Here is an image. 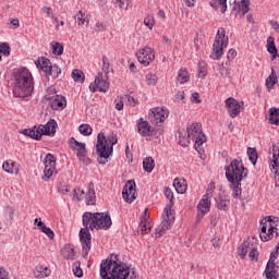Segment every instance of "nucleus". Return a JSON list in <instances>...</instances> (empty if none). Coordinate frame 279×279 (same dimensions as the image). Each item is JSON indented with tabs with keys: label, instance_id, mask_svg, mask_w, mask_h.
Here are the masks:
<instances>
[{
	"label": "nucleus",
	"instance_id": "8fccbe9b",
	"mask_svg": "<svg viewBox=\"0 0 279 279\" xmlns=\"http://www.w3.org/2000/svg\"><path fill=\"white\" fill-rule=\"evenodd\" d=\"M101 80V73H98L95 81L89 85L90 93H97V88H99L98 82Z\"/></svg>",
	"mask_w": 279,
	"mask_h": 279
},
{
	"label": "nucleus",
	"instance_id": "a211bd4d",
	"mask_svg": "<svg viewBox=\"0 0 279 279\" xmlns=\"http://www.w3.org/2000/svg\"><path fill=\"white\" fill-rule=\"evenodd\" d=\"M70 149L76 151L77 158H86L88 150L86 149V144L77 142L75 137H71L69 141Z\"/></svg>",
	"mask_w": 279,
	"mask_h": 279
},
{
	"label": "nucleus",
	"instance_id": "0e129e2a",
	"mask_svg": "<svg viewBox=\"0 0 279 279\" xmlns=\"http://www.w3.org/2000/svg\"><path fill=\"white\" fill-rule=\"evenodd\" d=\"M118 8H120V10H128L130 3L128 2V0H117L116 1Z\"/></svg>",
	"mask_w": 279,
	"mask_h": 279
},
{
	"label": "nucleus",
	"instance_id": "4468645a",
	"mask_svg": "<svg viewBox=\"0 0 279 279\" xmlns=\"http://www.w3.org/2000/svg\"><path fill=\"white\" fill-rule=\"evenodd\" d=\"M136 58L140 64H144V66H149V64L154 62L156 54L154 53V50H151V48L146 47L136 53Z\"/></svg>",
	"mask_w": 279,
	"mask_h": 279
},
{
	"label": "nucleus",
	"instance_id": "2f4dec72",
	"mask_svg": "<svg viewBox=\"0 0 279 279\" xmlns=\"http://www.w3.org/2000/svg\"><path fill=\"white\" fill-rule=\"evenodd\" d=\"M2 169L3 171H5V173H19V167H16V162L12 161L10 163V161H4L2 165Z\"/></svg>",
	"mask_w": 279,
	"mask_h": 279
},
{
	"label": "nucleus",
	"instance_id": "a878e982",
	"mask_svg": "<svg viewBox=\"0 0 279 279\" xmlns=\"http://www.w3.org/2000/svg\"><path fill=\"white\" fill-rule=\"evenodd\" d=\"M83 227L90 230V223L95 221V213L86 211L83 214Z\"/></svg>",
	"mask_w": 279,
	"mask_h": 279
},
{
	"label": "nucleus",
	"instance_id": "6ab92c4d",
	"mask_svg": "<svg viewBox=\"0 0 279 279\" xmlns=\"http://www.w3.org/2000/svg\"><path fill=\"white\" fill-rule=\"evenodd\" d=\"M56 128H58V122H56L53 119H50V121H48L45 125L40 124L37 126L40 138H43V136H51V134H56Z\"/></svg>",
	"mask_w": 279,
	"mask_h": 279
},
{
	"label": "nucleus",
	"instance_id": "f257e3e1",
	"mask_svg": "<svg viewBox=\"0 0 279 279\" xmlns=\"http://www.w3.org/2000/svg\"><path fill=\"white\" fill-rule=\"evenodd\" d=\"M101 279H136V268L132 265L119 259L118 255H110L107 259H102L100 264Z\"/></svg>",
	"mask_w": 279,
	"mask_h": 279
},
{
	"label": "nucleus",
	"instance_id": "f704fd0d",
	"mask_svg": "<svg viewBox=\"0 0 279 279\" xmlns=\"http://www.w3.org/2000/svg\"><path fill=\"white\" fill-rule=\"evenodd\" d=\"M72 80L78 84H84V81L86 80V76L84 75V72L82 70H73L72 71Z\"/></svg>",
	"mask_w": 279,
	"mask_h": 279
},
{
	"label": "nucleus",
	"instance_id": "1a4fd4ad",
	"mask_svg": "<svg viewBox=\"0 0 279 279\" xmlns=\"http://www.w3.org/2000/svg\"><path fill=\"white\" fill-rule=\"evenodd\" d=\"M187 138H192V141H195L194 147L197 149V147H202L204 143H206V134L202 131V124L194 123L191 124L187 129Z\"/></svg>",
	"mask_w": 279,
	"mask_h": 279
},
{
	"label": "nucleus",
	"instance_id": "20e7f679",
	"mask_svg": "<svg viewBox=\"0 0 279 279\" xmlns=\"http://www.w3.org/2000/svg\"><path fill=\"white\" fill-rule=\"evenodd\" d=\"M119 143L117 135H104V133H99L97 136L96 143V154L98 156L97 162L99 165H107L108 158L112 156L114 151V145Z\"/></svg>",
	"mask_w": 279,
	"mask_h": 279
},
{
	"label": "nucleus",
	"instance_id": "7ed1b4c3",
	"mask_svg": "<svg viewBox=\"0 0 279 279\" xmlns=\"http://www.w3.org/2000/svg\"><path fill=\"white\" fill-rule=\"evenodd\" d=\"M13 97L25 99L32 97L34 93V76L27 68L19 69L13 72Z\"/></svg>",
	"mask_w": 279,
	"mask_h": 279
},
{
	"label": "nucleus",
	"instance_id": "39448f33",
	"mask_svg": "<svg viewBox=\"0 0 279 279\" xmlns=\"http://www.w3.org/2000/svg\"><path fill=\"white\" fill-rule=\"evenodd\" d=\"M228 36H226V29L220 28L217 32L214 45H213V51L214 53L209 56L211 60H220L221 56H223V49L228 47Z\"/></svg>",
	"mask_w": 279,
	"mask_h": 279
},
{
	"label": "nucleus",
	"instance_id": "c85d7f7f",
	"mask_svg": "<svg viewBox=\"0 0 279 279\" xmlns=\"http://www.w3.org/2000/svg\"><path fill=\"white\" fill-rule=\"evenodd\" d=\"M173 186L177 193H186V181L184 179H174Z\"/></svg>",
	"mask_w": 279,
	"mask_h": 279
},
{
	"label": "nucleus",
	"instance_id": "49530a36",
	"mask_svg": "<svg viewBox=\"0 0 279 279\" xmlns=\"http://www.w3.org/2000/svg\"><path fill=\"white\" fill-rule=\"evenodd\" d=\"M53 171H56L54 167H49V166L45 167L43 180L47 182V180H49L53 175Z\"/></svg>",
	"mask_w": 279,
	"mask_h": 279
},
{
	"label": "nucleus",
	"instance_id": "603ef678",
	"mask_svg": "<svg viewBox=\"0 0 279 279\" xmlns=\"http://www.w3.org/2000/svg\"><path fill=\"white\" fill-rule=\"evenodd\" d=\"M226 66H230V61H227L223 65V63L221 64L219 71H220V75H225V77H229L230 76V69L226 68Z\"/></svg>",
	"mask_w": 279,
	"mask_h": 279
},
{
	"label": "nucleus",
	"instance_id": "3c124183",
	"mask_svg": "<svg viewBox=\"0 0 279 279\" xmlns=\"http://www.w3.org/2000/svg\"><path fill=\"white\" fill-rule=\"evenodd\" d=\"M198 77H201V80L206 77V63H204V61L198 62Z\"/></svg>",
	"mask_w": 279,
	"mask_h": 279
},
{
	"label": "nucleus",
	"instance_id": "f03ea898",
	"mask_svg": "<svg viewBox=\"0 0 279 279\" xmlns=\"http://www.w3.org/2000/svg\"><path fill=\"white\" fill-rule=\"evenodd\" d=\"M247 168L243 166L241 158L231 160L229 167L226 168V178L230 182V189L232 190V197L239 199L243 190L241 189V182L247 177Z\"/></svg>",
	"mask_w": 279,
	"mask_h": 279
},
{
	"label": "nucleus",
	"instance_id": "bb28decb",
	"mask_svg": "<svg viewBox=\"0 0 279 279\" xmlns=\"http://www.w3.org/2000/svg\"><path fill=\"white\" fill-rule=\"evenodd\" d=\"M269 122L271 125H279V108L272 107L269 109Z\"/></svg>",
	"mask_w": 279,
	"mask_h": 279
},
{
	"label": "nucleus",
	"instance_id": "58836bf2",
	"mask_svg": "<svg viewBox=\"0 0 279 279\" xmlns=\"http://www.w3.org/2000/svg\"><path fill=\"white\" fill-rule=\"evenodd\" d=\"M189 80H190V76L186 69H180L178 72V82H180L181 84H186Z\"/></svg>",
	"mask_w": 279,
	"mask_h": 279
},
{
	"label": "nucleus",
	"instance_id": "ddd939ff",
	"mask_svg": "<svg viewBox=\"0 0 279 279\" xmlns=\"http://www.w3.org/2000/svg\"><path fill=\"white\" fill-rule=\"evenodd\" d=\"M122 197L126 204H132L136 199V182L133 180L128 181L122 190Z\"/></svg>",
	"mask_w": 279,
	"mask_h": 279
},
{
	"label": "nucleus",
	"instance_id": "72a5a7b5",
	"mask_svg": "<svg viewBox=\"0 0 279 279\" xmlns=\"http://www.w3.org/2000/svg\"><path fill=\"white\" fill-rule=\"evenodd\" d=\"M63 256L66 260H74L75 259V248L73 245L69 244L63 250Z\"/></svg>",
	"mask_w": 279,
	"mask_h": 279
},
{
	"label": "nucleus",
	"instance_id": "09e8293b",
	"mask_svg": "<svg viewBox=\"0 0 279 279\" xmlns=\"http://www.w3.org/2000/svg\"><path fill=\"white\" fill-rule=\"evenodd\" d=\"M239 8H241L243 16L250 12V0H241Z\"/></svg>",
	"mask_w": 279,
	"mask_h": 279
},
{
	"label": "nucleus",
	"instance_id": "2eb2a0df",
	"mask_svg": "<svg viewBox=\"0 0 279 279\" xmlns=\"http://www.w3.org/2000/svg\"><path fill=\"white\" fill-rule=\"evenodd\" d=\"M260 233L259 236L262 239V241L267 242V241H271V239H274V232L276 233V236L279 235V226L276 225H271V227L268 229L267 232V221L266 222H260Z\"/></svg>",
	"mask_w": 279,
	"mask_h": 279
},
{
	"label": "nucleus",
	"instance_id": "0eeeda50",
	"mask_svg": "<svg viewBox=\"0 0 279 279\" xmlns=\"http://www.w3.org/2000/svg\"><path fill=\"white\" fill-rule=\"evenodd\" d=\"M112 218L108 213H94V221L90 223V230H110Z\"/></svg>",
	"mask_w": 279,
	"mask_h": 279
},
{
	"label": "nucleus",
	"instance_id": "6e6552de",
	"mask_svg": "<svg viewBox=\"0 0 279 279\" xmlns=\"http://www.w3.org/2000/svg\"><path fill=\"white\" fill-rule=\"evenodd\" d=\"M46 100L53 110H64L66 108V98L56 94V88L47 89Z\"/></svg>",
	"mask_w": 279,
	"mask_h": 279
},
{
	"label": "nucleus",
	"instance_id": "e433bc0d",
	"mask_svg": "<svg viewBox=\"0 0 279 279\" xmlns=\"http://www.w3.org/2000/svg\"><path fill=\"white\" fill-rule=\"evenodd\" d=\"M247 252H250V241H244L238 248V254L241 258L247 256Z\"/></svg>",
	"mask_w": 279,
	"mask_h": 279
},
{
	"label": "nucleus",
	"instance_id": "a19ab883",
	"mask_svg": "<svg viewBox=\"0 0 279 279\" xmlns=\"http://www.w3.org/2000/svg\"><path fill=\"white\" fill-rule=\"evenodd\" d=\"M81 265L82 263H80V260H76L73 264V274L76 278H82L84 276Z\"/></svg>",
	"mask_w": 279,
	"mask_h": 279
},
{
	"label": "nucleus",
	"instance_id": "dca6fc26",
	"mask_svg": "<svg viewBox=\"0 0 279 279\" xmlns=\"http://www.w3.org/2000/svg\"><path fill=\"white\" fill-rule=\"evenodd\" d=\"M226 108L229 110V117H231V119H235V117L241 114V110H243V102H239L236 99L229 97L226 100Z\"/></svg>",
	"mask_w": 279,
	"mask_h": 279
},
{
	"label": "nucleus",
	"instance_id": "c9c22d12",
	"mask_svg": "<svg viewBox=\"0 0 279 279\" xmlns=\"http://www.w3.org/2000/svg\"><path fill=\"white\" fill-rule=\"evenodd\" d=\"M248 160L252 162L254 167H256V162H258V151L256 148L248 147L247 148Z\"/></svg>",
	"mask_w": 279,
	"mask_h": 279
},
{
	"label": "nucleus",
	"instance_id": "7c9ffc66",
	"mask_svg": "<svg viewBox=\"0 0 279 279\" xmlns=\"http://www.w3.org/2000/svg\"><path fill=\"white\" fill-rule=\"evenodd\" d=\"M61 73L62 70L58 66V64H52L46 73V77H53V80H57V77H60Z\"/></svg>",
	"mask_w": 279,
	"mask_h": 279
},
{
	"label": "nucleus",
	"instance_id": "774afa93",
	"mask_svg": "<svg viewBox=\"0 0 279 279\" xmlns=\"http://www.w3.org/2000/svg\"><path fill=\"white\" fill-rule=\"evenodd\" d=\"M10 274L4 268H0V279H9Z\"/></svg>",
	"mask_w": 279,
	"mask_h": 279
},
{
	"label": "nucleus",
	"instance_id": "bf43d9fd",
	"mask_svg": "<svg viewBox=\"0 0 279 279\" xmlns=\"http://www.w3.org/2000/svg\"><path fill=\"white\" fill-rule=\"evenodd\" d=\"M215 4L218 1V5L220 7V10L222 12V14H226V10H228V0H214Z\"/></svg>",
	"mask_w": 279,
	"mask_h": 279
},
{
	"label": "nucleus",
	"instance_id": "9b49d317",
	"mask_svg": "<svg viewBox=\"0 0 279 279\" xmlns=\"http://www.w3.org/2000/svg\"><path fill=\"white\" fill-rule=\"evenodd\" d=\"M80 242L83 247V258L88 259V253L90 252L93 236L90 235V230L87 228H82L78 232Z\"/></svg>",
	"mask_w": 279,
	"mask_h": 279
},
{
	"label": "nucleus",
	"instance_id": "412c9836",
	"mask_svg": "<svg viewBox=\"0 0 279 279\" xmlns=\"http://www.w3.org/2000/svg\"><path fill=\"white\" fill-rule=\"evenodd\" d=\"M267 51L271 56V60H276L278 58V48H276V41L272 36L267 38Z\"/></svg>",
	"mask_w": 279,
	"mask_h": 279
},
{
	"label": "nucleus",
	"instance_id": "b1692460",
	"mask_svg": "<svg viewBox=\"0 0 279 279\" xmlns=\"http://www.w3.org/2000/svg\"><path fill=\"white\" fill-rule=\"evenodd\" d=\"M276 269H278V266H276L274 264H271V267L266 266L265 271H264L266 279H278L279 272Z\"/></svg>",
	"mask_w": 279,
	"mask_h": 279
},
{
	"label": "nucleus",
	"instance_id": "f8f14e48",
	"mask_svg": "<svg viewBox=\"0 0 279 279\" xmlns=\"http://www.w3.org/2000/svg\"><path fill=\"white\" fill-rule=\"evenodd\" d=\"M148 117L155 125H158V123H165V120L169 117V109L165 107L153 108L149 110Z\"/></svg>",
	"mask_w": 279,
	"mask_h": 279
},
{
	"label": "nucleus",
	"instance_id": "69168bd1",
	"mask_svg": "<svg viewBox=\"0 0 279 279\" xmlns=\"http://www.w3.org/2000/svg\"><path fill=\"white\" fill-rule=\"evenodd\" d=\"M41 11L45 12L46 14H48V16H50V19H52L53 21H58V17L56 15H53V13L51 12V8L44 7L41 9Z\"/></svg>",
	"mask_w": 279,
	"mask_h": 279
},
{
	"label": "nucleus",
	"instance_id": "473e14b6",
	"mask_svg": "<svg viewBox=\"0 0 279 279\" xmlns=\"http://www.w3.org/2000/svg\"><path fill=\"white\" fill-rule=\"evenodd\" d=\"M179 145H181L182 147H189V133L186 130L182 129L179 130Z\"/></svg>",
	"mask_w": 279,
	"mask_h": 279
},
{
	"label": "nucleus",
	"instance_id": "cd10ccee",
	"mask_svg": "<svg viewBox=\"0 0 279 279\" xmlns=\"http://www.w3.org/2000/svg\"><path fill=\"white\" fill-rule=\"evenodd\" d=\"M154 167H156V161H154V158L146 157L143 160V169L146 171V173H151L154 171Z\"/></svg>",
	"mask_w": 279,
	"mask_h": 279
},
{
	"label": "nucleus",
	"instance_id": "f3484780",
	"mask_svg": "<svg viewBox=\"0 0 279 279\" xmlns=\"http://www.w3.org/2000/svg\"><path fill=\"white\" fill-rule=\"evenodd\" d=\"M163 213H166V217L163 221L160 223L159 229L156 230V236H162L167 230H171V226H173V216H171V211L169 209L165 208Z\"/></svg>",
	"mask_w": 279,
	"mask_h": 279
},
{
	"label": "nucleus",
	"instance_id": "4d7b16f0",
	"mask_svg": "<svg viewBox=\"0 0 279 279\" xmlns=\"http://www.w3.org/2000/svg\"><path fill=\"white\" fill-rule=\"evenodd\" d=\"M165 195H166L167 199H169V202H170L169 208H172V206H173V192L171 191V189L166 187Z\"/></svg>",
	"mask_w": 279,
	"mask_h": 279
},
{
	"label": "nucleus",
	"instance_id": "13d9d810",
	"mask_svg": "<svg viewBox=\"0 0 279 279\" xmlns=\"http://www.w3.org/2000/svg\"><path fill=\"white\" fill-rule=\"evenodd\" d=\"M278 251H275L272 253H270V258L266 265V267H271V265H276V259L278 258Z\"/></svg>",
	"mask_w": 279,
	"mask_h": 279
},
{
	"label": "nucleus",
	"instance_id": "680f3d73",
	"mask_svg": "<svg viewBox=\"0 0 279 279\" xmlns=\"http://www.w3.org/2000/svg\"><path fill=\"white\" fill-rule=\"evenodd\" d=\"M57 191L61 195H66V193H71V187L69 185H58Z\"/></svg>",
	"mask_w": 279,
	"mask_h": 279
},
{
	"label": "nucleus",
	"instance_id": "6e6d98bb",
	"mask_svg": "<svg viewBox=\"0 0 279 279\" xmlns=\"http://www.w3.org/2000/svg\"><path fill=\"white\" fill-rule=\"evenodd\" d=\"M140 228L142 230L141 234H149L151 232V227L147 228V221L141 220Z\"/></svg>",
	"mask_w": 279,
	"mask_h": 279
},
{
	"label": "nucleus",
	"instance_id": "de8ad7c7",
	"mask_svg": "<svg viewBox=\"0 0 279 279\" xmlns=\"http://www.w3.org/2000/svg\"><path fill=\"white\" fill-rule=\"evenodd\" d=\"M157 82H158V76H156V74H151V73L146 74V84L148 86H156Z\"/></svg>",
	"mask_w": 279,
	"mask_h": 279
},
{
	"label": "nucleus",
	"instance_id": "4be33fe9",
	"mask_svg": "<svg viewBox=\"0 0 279 279\" xmlns=\"http://www.w3.org/2000/svg\"><path fill=\"white\" fill-rule=\"evenodd\" d=\"M20 134H24V136H28V138H34V141H40V131L36 125L33 129H24L20 131Z\"/></svg>",
	"mask_w": 279,
	"mask_h": 279
},
{
	"label": "nucleus",
	"instance_id": "5fc2aeb1",
	"mask_svg": "<svg viewBox=\"0 0 279 279\" xmlns=\"http://www.w3.org/2000/svg\"><path fill=\"white\" fill-rule=\"evenodd\" d=\"M248 256L252 260H258V250L254 246H250L248 248Z\"/></svg>",
	"mask_w": 279,
	"mask_h": 279
},
{
	"label": "nucleus",
	"instance_id": "4c0bfd02",
	"mask_svg": "<svg viewBox=\"0 0 279 279\" xmlns=\"http://www.w3.org/2000/svg\"><path fill=\"white\" fill-rule=\"evenodd\" d=\"M110 89V83L104 78V74H101V78L98 81V90L99 93H108Z\"/></svg>",
	"mask_w": 279,
	"mask_h": 279
},
{
	"label": "nucleus",
	"instance_id": "aec40b11",
	"mask_svg": "<svg viewBox=\"0 0 279 279\" xmlns=\"http://www.w3.org/2000/svg\"><path fill=\"white\" fill-rule=\"evenodd\" d=\"M85 202L87 206H95V204H97V196L95 195V183L93 182H89L87 185Z\"/></svg>",
	"mask_w": 279,
	"mask_h": 279
},
{
	"label": "nucleus",
	"instance_id": "37998d69",
	"mask_svg": "<svg viewBox=\"0 0 279 279\" xmlns=\"http://www.w3.org/2000/svg\"><path fill=\"white\" fill-rule=\"evenodd\" d=\"M45 167H54L56 168V157L51 153H48L46 155V158L44 160Z\"/></svg>",
	"mask_w": 279,
	"mask_h": 279
},
{
	"label": "nucleus",
	"instance_id": "393cba45",
	"mask_svg": "<svg viewBox=\"0 0 279 279\" xmlns=\"http://www.w3.org/2000/svg\"><path fill=\"white\" fill-rule=\"evenodd\" d=\"M216 206L218 210H228L230 206V198H228V196H219L216 199Z\"/></svg>",
	"mask_w": 279,
	"mask_h": 279
},
{
	"label": "nucleus",
	"instance_id": "052dcab7",
	"mask_svg": "<svg viewBox=\"0 0 279 279\" xmlns=\"http://www.w3.org/2000/svg\"><path fill=\"white\" fill-rule=\"evenodd\" d=\"M41 232L48 236V239L53 240L56 236V233L51 230L49 227H43Z\"/></svg>",
	"mask_w": 279,
	"mask_h": 279
},
{
	"label": "nucleus",
	"instance_id": "79ce46f5",
	"mask_svg": "<svg viewBox=\"0 0 279 279\" xmlns=\"http://www.w3.org/2000/svg\"><path fill=\"white\" fill-rule=\"evenodd\" d=\"M52 53L54 56H62L64 53V46L58 41L52 44Z\"/></svg>",
	"mask_w": 279,
	"mask_h": 279
},
{
	"label": "nucleus",
	"instance_id": "c756f323",
	"mask_svg": "<svg viewBox=\"0 0 279 279\" xmlns=\"http://www.w3.org/2000/svg\"><path fill=\"white\" fill-rule=\"evenodd\" d=\"M278 84V76L276 75V71L271 70L270 75L266 78V87L268 90H271Z\"/></svg>",
	"mask_w": 279,
	"mask_h": 279
},
{
	"label": "nucleus",
	"instance_id": "5701e85b",
	"mask_svg": "<svg viewBox=\"0 0 279 279\" xmlns=\"http://www.w3.org/2000/svg\"><path fill=\"white\" fill-rule=\"evenodd\" d=\"M35 65L47 74L52 64L51 60L47 59V57H41V59L35 61Z\"/></svg>",
	"mask_w": 279,
	"mask_h": 279
},
{
	"label": "nucleus",
	"instance_id": "ea45409f",
	"mask_svg": "<svg viewBox=\"0 0 279 279\" xmlns=\"http://www.w3.org/2000/svg\"><path fill=\"white\" fill-rule=\"evenodd\" d=\"M78 132L83 136H90V134H93V128L89 124H81L78 126Z\"/></svg>",
	"mask_w": 279,
	"mask_h": 279
},
{
	"label": "nucleus",
	"instance_id": "a18cd8bd",
	"mask_svg": "<svg viewBox=\"0 0 279 279\" xmlns=\"http://www.w3.org/2000/svg\"><path fill=\"white\" fill-rule=\"evenodd\" d=\"M86 193L82 189H74L73 190V199H76V202H82Z\"/></svg>",
	"mask_w": 279,
	"mask_h": 279
},
{
	"label": "nucleus",
	"instance_id": "864d4df0",
	"mask_svg": "<svg viewBox=\"0 0 279 279\" xmlns=\"http://www.w3.org/2000/svg\"><path fill=\"white\" fill-rule=\"evenodd\" d=\"M10 51H11V48H10V44L9 43H2L0 45V53H2V56H10Z\"/></svg>",
	"mask_w": 279,
	"mask_h": 279
},
{
	"label": "nucleus",
	"instance_id": "c03bdc74",
	"mask_svg": "<svg viewBox=\"0 0 279 279\" xmlns=\"http://www.w3.org/2000/svg\"><path fill=\"white\" fill-rule=\"evenodd\" d=\"M75 20L77 21L78 25H84L86 23L88 25V16L83 11H78L75 15Z\"/></svg>",
	"mask_w": 279,
	"mask_h": 279
},
{
	"label": "nucleus",
	"instance_id": "338daca9",
	"mask_svg": "<svg viewBox=\"0 0 279 279\" xmlns=\"http://www.w3.org/2000/svg\"><path fill=\"white\" fill-rule=\"evenodd\" d=\"M279 157V144H272V160Z\"/></svg>",
	"mask_w": 279,
	"mask_h": 279
},
{
	"label": "nucleus",
	"instance_id": "9d476101",
	"mask_svg": "<svg viewBox=\"0 0 279 279\" xmlns=\"http://www.w3.org/2000/svg\"><path fill=\"white\" fill-rule=\"evenodd\" d=\"M137 132L141 134V136H144V137L156 136V134H158V136H162V134H165V126H162V124L158 125L156 129V132L154 133V128L149 125V122L141 118L137 121Z\"/></svg>",
	"mask_w": 279,
	"mask_h": 279
},
{
	"label": "nucleus",
	"instance_id": "e2e57ef3",
	"mask_svg": "<svg viewBox=\"0 0 279 279\" xmlns=\"http://www.w3.org/2000/svg\"><path fill=\"white\" fill-rule=\"evenodd\" d=\"M33 276L35 278H39V279H43V266H36L33 270Z\"/></svg>",
	"mask_w": 279,
	"mask_h": 279
},
{
	"label": "nucleus",
	"instance_id": "423d86ee",
	"mask_svg": "<svg viewBox=\"0 0 279 279\" xmlns=\"http://www.w3.org/2000/svg\"><path fill=\"white\" fill-rule=\"evenodd\" d=\"M215 182H210L207 186L206 194L203 195L202 199L199 201L197 205V218L203 219L204 215L207 213H210V197H213V193H215Z\"/></svg>",
	"mask_w": 279,
	"mask_h": 279
}]
</instances>
